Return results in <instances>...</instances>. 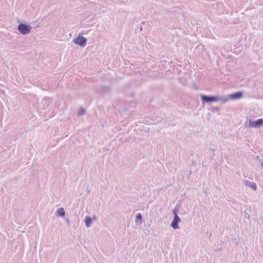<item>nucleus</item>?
Returning a JSON list of instances; mask_svg holds the SVG:
<instances>
[{"mask_svg": "<svg viewBox=\"0 0 263 263\" xmlns=\"http://www.w3.org/2000/svg\"><path fill=\"white\" fill-rule=\"evenodd\" d=\"M201 98L203 102L209 103L211 102H216L221 101L223 103H225L228 101V99L225 98H219L215 96H208L203 95H201Z\"/></svg>", "mask_w": 263, "mask_h": 263, "instance_id": "obj_1", "label": "nucleus"}, {"mask_svg": "<svg viewBox=\"0 0 263 263\" xmlns=\"http://www.w3.org/2000/svg\"><path fill=\"white\" fill-rule=\"evenodd\" d=\"M32 27L30 25L24 24L21 23L17 26V29L19 32L23 34H27L30 32L31 30Z\"/></svg>", "mask_w": 263, "mask_h": 263, "instance_id": "obj_2", "label": "nucleus"}, {"mask_svg": "<svg viewBox=\"0 0 263 263\" xmlns=\"http://www.w3.org/2000/svg\"><path fill=\"white\" fill-rule=\"evenodd\" d=\"M73 41L80 47H85L87 43L86 39L83 37L81 33H79L78 36L73 39Z\"/></svg>", "mask_w": 263, "mask_h": 263, "instance_id": "obj_3", "label": "nucleus"}, {"mask_svg": "<svg viewBox=\"0 0 263 263\" xmlns=\"http://www.w3.org/2000/svg\"><path fill=\"white\" fill-rule=\"evenodd\" d=\"M249 125L253 128H259L263 125V119L262 118L257 119L256 121L249 120Z\"/></svg>", "mask_w": 263, "mask_h": 263, "instance_id": "obj_4", "label": "nucleus"}, {"mask_svg": "<svg viewBox=\"0 0 263 263\" xmlns=\"http://www.w3.org/2000/svg\"><path fill=\"white\" fill-rule=\"evenodd\" d=\"M242 96H243V93L241 91H238V92H235L233 93L230 94L228 96V98H227V99H228V100L229 99H230L232 100H237V99L241 98L242 97Z\"/></svg>", "mask_w": 263, "mask_h": 263, "instance_id": "obj_5", "label": "nucleus"}, {"mask_svg": "<svg viewBox=\"0 0 263 263\" xmlns=\"http://www.w3.org/2000/svg\"><path fill=\"white\" fill-rule=\"evenodd\" d=\"M243 184L246 186H249L254 191H255L256 190L257 186H256V184H255V183H254V182H251L247 180H245L243 181Z\"/></svg>", "mask_w": 263, "mask_h": 263, "instance_id": "obj_6", "label": "nucleus"}, {"mask_svg": "<svg viewBox=\"0 0 263 263\" xmlns=\"http://www.w3.org/2000/svg\"><path fill=\"white\" fill-rule=\"evenodd\" d=\"M65 215V212L63 208H60L57 211L56 215L59 217H64Z\"/></svg>", "mask_w": 263, "mask_h": 263, "instance_id": "obj_7", "label": "nucleus"}, {"mask_svg": "<svg viewBox=\"0 0 263 263\" xmlns=\"http://www.w3.org/2000/svg\"><path fill=\"white\" fill-rule=\"evenodd\" d=\"M84 221L87 228H89L90 227L91 224L92 223L91 218L90 217L87 216L85 217L84 219Z\"/></svg>", "mask_w": 263, "mask_h": 263, "instance_id": "obj_8", "label": "nucleus"}, {"mask_svg": "<svg viewBox=\"0 0 263 263\" xmlns=\"http://www.w3.org/2000/svg\"><path fill=\"white\" fill-rule=\"evenodd\" d=\"M178 222L177 221H175L174 220H173L172 222H171V227L174 229H178L179 228V227H178Z\"/></svg>", "mask_w": 263, "mask_h": 263, "instance_id": "obj_9", "label": "nucleus"}, {"mask_svg": "<svg viewBox=\"0 0 263 263\" xmlns=\"http://www.w3.org/2000/svg\"><path fill=\"white\" fill-rule=\"evenodd\" d=\"M85 113V110L84 109L81 108L79 109L78 114L79 116H82L83 115H84Z\"/></svg>", "mask_w": 263, "mask_h": 263, "instance_id": "obj_10", "label": "nucleus"}, {"mask_svg": "<svg viewBox=\"0 0 263 263\" xmlns=\"http://www.w3.org/2000/svg\"><path fill=\"white\" fill-rule=\"evenodd\" d=\"M136 222H137V220L139 219L141 220V223L142 222V215L140 213H138L137 215H136Z\"/></svg>", "mask_w": 263, "mask_h": 263, "instance_id": "obj_11", "label": "nucleus"}, {"mask_svg": "<svg viewBox=\"0 0 263 263\" xmlns=\"http://www.w3.org/2000/svg\"><path fill=\"white\" fill-rule=\"evenodd\" d=\"M173 220L175 221H177L178 222H180L181 220L179 218V217L178 216V215H176L175 216H174V219Z\"/></svg>", "mask_w": 263, "mask_h": 263, "instance_id": "obj_12", "label": "nucleus"}, {"mask_svg": "<svg viewBox=\"0 0 263 263\" xmlns=\"http://www.w3.org/2000/svg\"><path fill=\"white\" fill-rule=\"evenodd\" d=\"M173 214L174 215V216L176 215H177V210L176 209H174L173 210Z\"/></svg>", "mask_w": 263, "mask_h": 263, "instance_id": "obj_13", "label": "nucleus"}, {"mask_svg": "<svg viewBox=\"0 0 263 263\" xmlns=\"http://www.w3.org/2000/svg\"><path fill=\"white\" fill-rule=\"evenodd\" d=\"M259 162L260 163V165L262 167H263V160H259Z\"/></svg>", "mask_w": 263, "mask_h": 263, "instance_id": "obj_14", "label": "nucleus"}, {"mask_svg": "<svg viewBox=\"0 0 263 263\" xmlns=\"http://www.w3.org/2000/svg\"><path fill=\"white\" fill-rule=\"evenodd\" d=\"M66 222L67 224H68V225L70 224V220L68 218L66 219Z\"/></svg>", "mask_w": 263, "mask_h": 263, "instance_id": "obj_15", "label": "nucleus"}, {"mask_svg": "<svg viewBox=\"0 0 263 263\" xmlns=\"http://www.w3.org/2000/svg\"><path fill=\"white\" fill-rule=\"evenodd\" d=\"M245 217L246 218H249V216L248 215H247L246 211H245Z\"/></svg>", "mask_w": 263, "mask_h": 263, "instance_id": "obj_16", "label": "nucleus"}, {"mask_svg": "<svg viewBox=\"0 0 263 263\" xmlns=\"http://www.w3.org/2000/svg\"><path fill=\"white\" fill-rule=\"evenodd\" d=\"M256 159L259 161V160H261V159L260 158V157L259 156H257L256 157Z\"/></svg>", "mask_w": 263, "mask_h": 263, "instance_id": "obj_17", "label": "nucleus"}, {"mask_svg": "<svg viewBox=\"0 0 263 263\" xmlns=\"http://www.w3.org/2000/svg\"><path fill=\"white\" fill-rule=\"evenodd\" d=\"M212 152H215V149L214 148H210V149Z\"/></svg>", "mask_w": 263, "mask_h": 263, "instance_id": "obj_18", "label": "nucleus"}]
</instances>
